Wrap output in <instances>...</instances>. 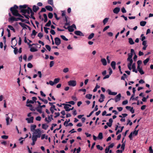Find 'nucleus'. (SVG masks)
<instances>
[{"label": "nucleus", "mask_w": 153, "mask_h": 153, "mask_svg": "<svg viewBox=\"0 0 153 153\" xmlns=\"http://www.w3.org/2000/svg\"><path fill=\"white\" fill-rule=\"evenodd\" d=\"M60 79L59 78H55L54 80V82L55 84H56L59 82Z\"/></svg>", "instance_id": "393cba45"}, {"label": "nucleus", "mask_w": 153, "mask_h": 153, "mask_svg": "<svg viewBox=\"0 0 153 153\" xmlns=\"http://www.w3.org/2000/svg\"><path fill=\"white\" fill-rule=\"evenodd\" d=\"M38 36L40 39L43 37V35L42 33H38Z\"/></svg>", "instance_id": "0e129e2a"}, {"label": "nucleus", "mask_w": 153, "mask_h": 153, "mask_svg": "<svg viewBox=\"0 0 153 153\" xmlns=\"http://www.w3.org/2000/svg\"><path fill=\"white\" fill-rule=\"evenodd\" d=\"M92 95L90 94H87L86 96V97L88 99L90 100L91 99Z\"/></svg>", "instance_id": "4c0bfd02"}, {"label": "nucleus", "mask_w": 153, "mask_h": 153, "mask_svg": "<svg viewBox=\"0 0 153 153\" xmlns=\"http://www.w3.org/2000/svg\"><path fill=\"white\" fill-rule=\"evenodd\" d=\"M31 139L32 140V143H31V145L32 146H33L35 145V142L37 140V139L32 137Z\"/></svg>", "instance_id": "5701e85b"}, {"label": "nucleus", "mask_w": 153, "mask_h": 153, "mask_svg": "<svg viewBox=\"0 0 153 153\" xmlns=\"http://www.w3.org/2000/svg\"><path fill=\"white\" fill-rule=\"evenodd\" d=\"M48 4L51 5L53 7H54L53 0H48Z\"/></svg>", "instance_id": "2f4dec72"}, {"label": "nucleus", "mask_w": 153, "mask_h": 153, "mask_svg": "<svg viewBox=\"0 0 153 153\" xmlns=\"http://www.w3.org/2000/svg\"><path fill=\"white\" fill-rule=\"evenodd\" d=\"M33 117H31L30 118H27L26 119V120H27V123H32L33 122Z\"/></svg>", "instance_id": "0eeeda50"}, {"label": "nucleus", "mask_w": 153, "mask_h": 153, "mask_svg": "<svg viewBox=\"0 0 153 153\" xmlns=\"http://www.w3.org/2000/svg\"><path fill=\"white\" fill-rule=\"evenodd\" d=\"M27 7V5H20L19 6V8L20 9H25Z\"/></svg>", "instance_id": "e433bc0d"}, {"label": "nucleus", "mask_w": 153, "mask_h": 153, "mask_svg": "<svg viewBox=\"0 0 153 153\" xmlns=\"http://www.w3.org/2000/svg\"><path fill=\"white\" fill-rule=\"evenodd\" d=\"M43 133V131L41 130L39 128L36 129L33 132L32 137L37 139L38 138L41 137V134Z\"/></svg>", "instance_id": "f03ea898"}, {"label": "nucleus", "mask_w": 153, "mask_h": 153, "mask_svg": "<svg viewBox=\"0 0 153 153\" xmlns=\"http://www.w3.org/2000/svg\"><path fill=\"white\" fill-rule=\"evenodd\" d=\"M115 65L116 62L114 61H112L111 63V66L114 70H115L116 68Z\"/></svg>", "instance_id": "dca6fc26"}, {"label": "nucleus", "mask_w": 153, "mask_h": 153, "mask_svg": "<svg viewBox=\"0 0 153 153\" xmlns=\"http://www.w3.org/2000/svg\"><path fill=\"white\" fill-rule=\"evenodd\" d=\"M133 55V54L132 53H129L128 54V59H132V58Z\"/></svg>", "instance_id": "603ef678"}, {"label": "nucleus", "mask_w": 153, "mask_h": 153, "mask_svg": "<svg viewBox=\"0 0 153 153\" xmlns=\"http://www.w3.org/2000/svg\"><path fill=\"white\" fill-rule=\"evenodd\" d=\"M67 28L69 31L70 32H72L74 31V29L71 26H68Z\"/></svg>", "instance_id": "c85d7f7f"}, {"label": "nucleus", "mask_w": 153, "mask_h": 153, "mask_svg": "<svg viewBox=\"0 0 153 153\" xmlns=\"http://www.w3.org/2000/svg\"><path fill=\"white\" fill-rule=\"evenodd\" d=\"M149 60V58H147L145 60L143 61V63L144 65H146V64L148 62Z\"/></svg>", "instance_id": "c9c22d12"}, {"label": "nucleus", "mask_w": 153, "mask_h": 153, "mask_svg": "<svg viewBox=\"0 0 153 153\" xmlns=\"http://www.w3.org/2000/svg\"><path fill=\"white\" fill-rule=\"evenodd\" d=\"M55 44L57 45H59L61 44L60 39L58 37H56L55 39Z\"/></svg>", "instance_id": "39448f33"}, {"label": "nucleus", "mask_w": 153, "mask_h": 153, "mask_svg": "<svg viewBox=\"0 0 153 153\" xmlns=\"http://www.w3.org/2000/svg\"><path fill=\"white\" fill-rule=\"evenodd\" d=\"M75 34L79 36H84V34L80 31L76 30L74 32Z\"/></svg>", "instance_id": "423d86ee"}, {"label": "nucleus", "mask_w": 153, "mask_h": 153, "mask_svg": "<svg viewBox=\"0 0 153 153\" xmlns=\"http://www.w3.org/2000/svg\"><path fill=\"white\" fill-rule=\"evenodd\" d=\"M27 67L29 68H31L33 67V65L30 63H29L27 65Z\"/></svg>", "instance_id": "5fc2aeb1"}, {"label": "nucleus", "mask_w": 153, "mask_h": 153, "mask_svg": "<svg viewBox=\"0 0 153 153\" xmlns=\"http://www.w3.org/2000/svg\"><path fill=\"white\" fill-rule=\"evenodd\" d=\"M114 146V143H112L110 145H109L108 146V148L110 149V148H112Z\"/></svg>", "instance_id": "bf43d9fd"}, {"label": "nucleus", "mask_w": 153, "mask_h": 153, "mask_svg": "<svg viewBox=\"0 0 153 153\" xmlns=\"http://www.w3.org/2000/svg\"><path fill=\"white\" fill-rule=\"evenodd\" d=\"M18 8V6L16 5H15L13 7H12L10 8V10L13 15L16 16L23 17L19 13L17 10Z\"/></svg>", "instance_id": "f257e3e1"}, {"label": "nucleus", "mask_w": 153, "mask_h": 153, "mask_svg": "<svg viewBox=\"0 0 153 153\" xmlns=\"http://www.w3.org/2000/svg\"><path fill=\"white\" fill-rule=\"evenodd\" d=\"M54 114L55 115V116L54 117L55 118H56L60 115V113L59 112H55Z\"/></svg>", "instance_id": "3c124183"}, {"label": "nucleus", "mask_w": 153, "mask_h": 153, "mask_svg": "<svg viewBox=\"0 0 153 153\" xmlns=\"http://www.w3.org/2000/svg\"><path fill=\"white\" fill-rule=\"evenodd\" d=\"M14 49V52L15 54H16L18 53V49L17 48L15 47V48H13V46H11Z\"/></svg>", "instance_id": "473e14b6"}, {"label": "nucleus", "mask_w": 153, "mask_h": 153, "mask_svg": "<svg viewBox=\"0 0 153 153\" xmlns=\"http://www.w3.org/2000/svg\"><path fill=\"white\" fill-rule=\"evenodd\" d=\"M149 153H153V150L151 146H150L149 147Z\"/></svg>", "instance_id": "338daca9"}, {"label": "nucleus", "mask_w": 153, "mask_h": 153, "mask_svg": "<svg viewBox=\"0 0 153 153\" xmlns=\"http://www.w3.org/2000/svg\"><path fill=\"white\" fill-rule=\"evenodd\" d=\"M53 16L52 13H48V18L50 19H52Z\"/></svg>", "instance_id": "49530a36"}, {"label": "nucleus", "mask_w": 153, "mask_h": 153, "mask_svg": "<svg viewBox=\"0 0 153 153\" xmlns=\"http://www.w3.org/2000/svg\"><path fill=\"white\" fill-rule=\"evenodd\" d=\"M138 131L139 130H135L133 132H132L133 134H134L135 136H136L138 134Z\"/></svg>", "instance_id": "de8ad7c7"}, {"label": "nucleus", "mask_w": 153, "mask_h": 153, "mask_svg": "<svg viewBox=\"0 0 153 153\" xmlns=\"http://www.w3.org/2000/svg\"><path fill=\"white\" fill-rule=\"evenodd\" d=\"M49 84L51 86H53L54 84H55L54 82L52 81H50L48 82V84Z\"/></svg>", "instance_id": "864d4df0"}, {"label": "nucleus", "mask_w": 153, "mask_h": 153, "mask_svg": "<svg viewBox=\"0 0 153 153\" xmlns=\"http://www.w3.org/2000/svg\"><path fill=\"white\" fill-rule=\"evenodd\" d=\"M50 33L51 34H52L53 35H54L55 34V31L53 29H51V30Z\"/></svg>", "instance_id": "13d9d810"}, {"label": "nucleus", "mask_w": 153, "mask_h": 153, "mask_svg": "<svg viewBox=\"0 0 153 153\" xmlns=\"http://www.w3.org/2000/svg\"><path fill=\"white\" fill-rule=\"evenodd\" d=\"M19 25L22 27L23 28H27L26 27H28V28H30V27L28 26L27 25L25 24L24 23L20 22L19 23Z\"/></svg>", "instance_id": "f8f14e48"}, {"label": "nucleus", "mask_w": 153, "mask_h": 153, "mask_svg": "<svg viewBox=\"0 0 153 153\" xmlns=\"http://www.w3.org/2000/svg\"><path fill=\"white\" fill-rule=\"evenodd\" d=\"M120 8L118 7H115L113 10L114 13L115 14H117L120 11Z\"/></svg>", "instance_id": "9d476101"}, {"label": "nucleus", "mask_w": 153, "mask_h": 153, "mask_svg": "<svg viewBox=\"0 0 153 153\" xmlns=\"http://www.w3.org/2000/svg\"><path fill=\"white\" fill-rule=\"evenodd\" d=\"M9 21H18L17 19H16L15 18L13 17V16H11L9 19Z\"/></svg>", "instance_id": "b1692460"}, {"label": "nucleus", "mask_w": 153, "mask_h": 153, "mask_svg": "<svg viewBox=\"0 0 153 153\" xmlns=\"http://www.w3.org/2000/svg\"><path fill=\"white\" fill-rule=\"evenodd\" d=\"M41 136V139L43 140L45 138L46 139H48V137L47 136H45V134H42V135Z\"/></svg>", "instance_id": "37998d69"}, {"label": "nucleus", "mask_w": 153, "mask_h": 153, "mask_svg": "<svg viewBox=\"0 0 153 153\" xmlns=\"http://www.w3.org/2000/svg\"><path fill=\"white\" fill-rule=\"evenodd\" d=\"M34 103V101H33L32 100H29V99H28L27 100L26 103L27 104L30 103V104H33Z\"/></svg>", "instance_id": "a19ab883"}, {"label": "nucleus", "mask_w": 153, "mask_h": 153, "mask_svg": "<svg viewBox=\"0 0 153 153\" xmlns=\"http://www.w3.org/2000/svg\"><path fill=\"white\" fill-rule=\"evenodd\" d=\"M125 143H126V141H125L124 143H122L121 146V149L124 151L125 149Z\"/></svg>", "instance_id": "58836bf2"}, {"label": "nucleus", "mask_w": 153, "mask_h": 153, "mask_svg": "<svg viewBox=\"0 0 153 153\" xmlns=\"http://www.w3.org/2000/svg\"><path fill=\"white\" fill-rule=\"evenodd\" d=\"M126 108L127 110H129L130 111L132 114L134 113V110L133 109V108L132 107H131L130 106H127L126 107Z\"/></svg>", "instance_id": "6e6552de"}, {"label": "nucleus", "mask_w": 153, "mask_h": 153, "mask_svg": "<svg viewBox=\"0 0 153 153\" xmlns=\"http://www.w3.org/2000/svg\"><path fill=\"white\" fill-rule=\"evenodd\" d=\"M29 47L30 48V51L31 52H34L37 51V50L35 48L32 47V46H30Z\"/></svg>", "instance_id": "a878e982"}, {"label": "nucleus", "mask_w": 153, "mask_h": 153, "mask_svg": "<svg viewBox=\"0 0 153 153\" xmlns=\"http://www.w3.org/2000/svg\"><path fill=\"white\" fill-rule=\"evenodd\" d=\"M107 91L108 92V94L110 95H115L117 94V92H112L109 89Z\"/></svg>", "instance_id": "ddd939ff"}, {"label": "nucleus", "mask_w": 153, "mask_h": 153, "mask_svg": "<svg viewBox=\"0 0 153 153\" xmlns=\"http://www.w3.org/2000/svg\"><path fill=\"white\" fill-rule=\"evenodd\" d=\"M128 39L129 43L130 45H133L134 43V41L132 38H128Z\"/></svg>", "instance_id": "a211bd4d"}, {"label": "nucleus", "mask_w": 153, "mask_h": 153, "mask_svg": "<svg viewBox=\"0 0 153 153\" xmlns=\"http://www.w3.org/2000/svg\"><path fill=\"white\" fill-rule=\"evenodd\" d=\"M64 108L65 109V110L67 111H69L70 110H69L70 108H69L68 107H67L66 106H64Z\"/></svg>", "instance_id": "052dcab7"}, {"label": "nucleus", "mask_w": 153, "mask_h": 153, "mask_svg": "<svg viewBox=\"0 0 153 153\" xmlns=\"http://www.w3.org/2000/svg\"><path fill=\"white\" fill-rule=\"evenodd\" d=\"M121 97V94H119L117 95L115 97L114 99V100L115 102H117L120 100V98Z\"/></svg>", "instance_id": "20e7f679"}, {"label": "nucleus", "mask_w": 153, "mask_h": 153, "mask_svg": "<svg viewBox=\"0 0 153 153\" xmlns=\"http://www.w3.org/2000/svg\"><path fill=\"white\" fill-rule=\"evenodd\" d=\"M8 137V136L4 135H2L1 136V138L2 139H7Z\"/></svg>", "instance_id": "8fccbe9b"}, {"label": "nucleus", "mask_w": 153, "mask_h": 153, "mask_svg": "<svg viewBox=\"0 0 153 153\" xmlns=\"http://www.w3.org/2000/svg\"><path fill=\"white\" fill-rule=\"evenodd\" d=\"M38 97L40 100H41L42 102H44L45 103L47 104L48 103V101H47V100H46L42 99V98H41L40 97Z\"/></svg>", "instance_id": "cd10ccee"}, {"label": "nucleus", "mask_w": 153, "mask_h": 153, "mask_svg": "<svg viewBox=\"0 0 153 153\" xmlns=\"http://www.w3.org/2000/svg\"><path fill=\"white\" fill-rule=\"evenodd\" d=\"M97 148L100 150H102L103 149V147L99 145H97L96 146Z\"/></svg>", "instance_id": "a18cd8bd"}, {"label": "nucleus", "mask_w": 153, "mask_h": 153, "mask_svg": "<svg viewBox=\"0 0 153 153\" xmlns=\"http://www.w3.org/2000/svg\"><path fill=\"white\" fill-rule=\"evenodd\" d=\"M36 109L37 111L39 112L40 113H41L42 112V108L39 105L38 107L36 108Z\"/></svg>", "instance_id": "412c9836"}, {"label": "nucleus", "mask_w": 153, "mask_h": 153, "mask_svg": "<svg viewBox=\"0 0 153 153\" xmlns=\"http://www.w3.org/2000/svg\"><path fill=\"white\" fill-rule=\"evenodd\" d=\"M6 115L7 116L6 117V124L7 125H9L10 124V123L9 122V119H10L9 117L8 116H7L8 115L6 114Z\"/></svg>", "instance_id": "6ab92c4d"}, {"label": "nucleus", "mask_w": 153, "mask_h": 153, "mask_svg": "<svg viewBox=\"0 0 153 153\" xmlns=\"http://www.w3.org/2000/svg\"><path fill=\"white\" fill-rule=\"evenodd\" d=\"M105 98V96L102 94H101L100 95V98L99 100V101L100 102H102L104 101V99Z\"/></svg>", "instance_id": "1a4fd4ad"}, {"label": "nucleus", "mask_w": 153, "mask_h": 153, "mask_svg": "<svg viewBox=\"0 0 153 153\" xmlns=\"http://www.w3.org/2000/svg\"><path fill=\"white\" fill-rule=\"evenodd\" d=\"M43 16L45 19L44 20V22H47V21L48 20L47 15L46 14H43Z\"/></svg>", "instance_id": "ea45409f"}, {"label": "nucleus", "mask_w": 153, "mask_h": 153, "mask_svg": "<svg viewBox=\"0 0 153 153\" xmlns=\"http://www.w3.org/2000/svg\"><path fill=\"white\" fill-rule=\"evenodd\" d=\"M33 56L32 55L30 56L27 59V61H30L33 58Z\"/></svg>", "instance_id": "69168bd1"}, {"label": "nucleus", "mask_w": 153, "mask_h": 153, "mask_svg": "<svg viewBox=\"0 0 153 153\" xmlns=\"http://www.w3.org/2000/svg\"><path fill=\"white\" fill-rule=\"evenodd\" d=\"M26 13L29 14L30 13L32 12L31 9L29 7H28L27 9H25Z\"/></svg>", "instance_id": "2eb2a0df"}, {"label": "nucleus", "mask_w": 153, "mask_h": 153, "mask_svg": "<svg viewBox=\"0 0 153 153\" xmlns=\"http://www.w3.org/2000/svg\"><path fill=\"white\" fill-rule=\"evenodd\" d=\"M109 18H106L103 20V23L104 25H105L108 22Z\"/></svg>", "instance_id": "bb28decb"}, {"label": "nucleus", "mask_w": 153, "mask_h": 153, "mask_svg": "<svg viewBox=\"0 0 153 153\" xmlns=\"http://www.w3.org/2000/svg\"><path fill=\"white\" fill-rule=\"evenodd\" d=\"M101 61L102 62V65H104L105 66L106 65H107V62L105 58H102L101 59Z\"/></svg>", "instance_id": "4468645a"}, {"label": "nucleus", "mask_w": 153, "mask_h": 153, "mask_svg": "<svg viewBox=\"0 0 153 153\" xmlns=\"http://www.w3.org/2000/svg\"><path fill=\"white\" fill-rule=\"evenodd\" d=\"M21 12L23 13V15H24V14H25L26 13V10L25 9H22L21 10Z\"/></svg>", "instance_id": "e2e57ef3"}, {"label": "nucleus", "mask_w": 153, "mask_h": 153, "mask_svg": "<svg viewBox=\"0 0 153 153\" xmlns=\"http://www.w3.org/2000/svg\"><path fill=\"white\" fill-rule=\"evenodd\" d=\"M146 22L144 21H142L140 22V25L142 26H145L146 25Z\"/></svg>", "instance_id": "c756f323"}, {"label": "nucleus", "mask_w": 153, "mask_h": 153, "mask_svg": "<svg viewBox=\"0 0 153 153\" xmlns=\"http://www.w3.org/2000/svg\"><path fill=\"white\" fill-rule=\"evenodd\" d=\"M36 125H32L30 126V131H31L33 132L34 131H35V130L36 129L35 128H36Z\"/></svg>", "instance_id": "9b49d317"}, {"label": "nucleus", "mask_w": 153, "mask_h": 153, "mask_svg": "<svg viewBox=\"0 0 153 153\" xmlns=\"http://www.w3.org/2000/svg\"><path fill=\"white\" fill-rule=\"evenodd\" d=\"M28 39H26V37H25L24 42H25V43H27V44H28V45L29 46V47H30V46H32V45H35V44H32V45H31V44H29V43H28V42H27Z\"/></svg>", "instance_id": "aec40b11"}, {"label": "nucleus", "mask_w": 153, "mask_h": 153, "mask_svg": "<svg viewBox=\"0 0 153 153\" xmlns=\"http://www.w3.org/2000/svg\"><path fill=\"white\" fill-rule=\"evenodd\" d=\"M69 71L68 68H65L63 70V72L64 73H66L68 72Z\"/></svg>", "instance_id": "774afa93"}, {"label": "nucleus", "mask_w": 153, "mask_h": 153, "mask_svg": "<svg viewBox=\"0 0 153 153\" xmlns=\"http://www.w3.org/2000/svg\"><path fill=\"white\" fill-rule=\"evenodd\" d=\"M8 27L11 30H13L14 32H15V30L14 27L10 25H9L8 26Z\"/></svg>", "instance_id": "79ce46f5"}, {"label": "nucleus", "mask_w": 153, "mask_h": 153, "mask_svg": "<svg viewBox=\"0 0 153 153\" xmlns=\"http://www.w3.org/2000/svg\"><path fill=\"white\" fill-rule=\"evenodd\" d=\"M121 11L123 13H125L126 12V11L124 7H123L121 9Z\"/></svg>", "instance_id": "4d7b16f0"}, {"label": "nucleus", "mask_w": 153, "mask_h": 153, "mask_svg": "<svg viewBox=\"0 0 153 153\" xmlns=\"http://www.w3.org/2000/svg\"><path fill=\"white\" fill-rule=\"evenodd\" d=\"M36 33L37 32H36L35 30H33L32 31V33L31 34V36L33 38L36 35Z\"/></svg>", "instance_id": "72a5a7b5"}, {"label": "nucleus", "mask_w": 153, "mask_h": 153, "mask_svg": "<svg viewBox=\"0 0 153 153\" xmlns=\"http://www.w3.org/2000/svg\"><path fill=\"white\" fill-rule=\"evenodd\" d=\"M39 7L38 6H37L35 5H34L33 6V10L35 12H36V11L39 10Z\"/></svg>", "instance_id": "f3484780"}, {"label": "nucleus", "mask_w": 153, "mask_h": 153, "mask_svg": "<svg viewBox=\"0 0 153 153\" xmlns=\"http://www.w3.org/2000/svg\"><path fill=\"white\" fill-rule=\"evenodd\" d=\"M54 16L55 17L57 20H59L60 19V18L57 17V15L56 13H54Z\"/></svg>", "instance_id": "6e6d98bb"}, {"label": "nucleus", "mask_w": 153, "mask_h": 153, "mask_svg": "<svg viewBox=\"0 0 153 153\" xmlns=\"http://www.w3.org/2000/svg\"><path fill=\"white\" fill-rule=\"evenodd\" d=\"M54 61H51L50 62V67H52L54 65Z\"/></svg>", "instance_id": "09e8293b"}, {"label": "nucleus", "mask_w": 153, "mask_h": 153, "mask_svg": "<svg viewBox=\"0 0 153 153\" xmlns=\"http://www.w3.org/2000/svg\"><path fill=\"white\" fill-rule=\"evenodd\" d=\"M98 139L101 140L103 138L102 133V132L99 133L97 137Z\"/></svg>", "instance_id": "4be33fe9"}, {"label": "nucleus", "mask_w": 153, "mask_h": 153, "mask_svg": "<svg viewBox=\"0 0 153 153\" xmlns=\"http://www.w3.org/2000/svg\"><path fill=\"white\" fill-rule=\"evenodd\" d=\"M60 37L64 40L66 41H68V39L66 38L65 37L64 35H61Z\"/></svg>", "instance_id": "c03bdc74"}, {"label": "nucleus", "mask_w": 153, "mask_h": 153, "mask_svg": "<svg viewBox=\"0 0 153 153\" xmlns=\"http://www.w3.org/2000/svg\"><path fill=\"white\" fill-rule=\"evenodd\" d=\"M94 34L93 33H91L88 36V38L89 39H92L94 36Z\"/></svg>", "instance_id": "7c9ffc66"}, {"label": "nucleus", "mask_w": 153, "mask_h": 153, "mask_svg": "<svg viewBox=\"0 0 153 153\" xmlns=\"http://www.w3.org/2000/svg\"><path fill=\"white\" fill-rule=\"evenodd\" d=\"M109 26H107L105 27L103 29V31L104 32L105 31H106L107 29L109 28Z\"/></svg>", "instance_id": "680f3d73"}, {"label": "nucleus", "mask_w": 153, "mask_h": 153, "mask_svg": "<svg viewBox=\"0 0 153 153\" xmlns=\"http://www.w3.org/2000/svg\"><path fill=\"white\" fill-rule=\"evenodd\" d=\"M42 128L46 130L48 128V126L46 124H43L42 125Z\"/></svg>", "instance_id": "f704fd0d"}, {"label": "nucleus", "mask_w": 153, "mask_h": 153, "mask_svg": "<svg viewBox=\"0 0 153 153\" xmlns=\"http://www.w3.org/2000/svg\"><path fill=\"white\" fill-rule=\"evenodd\" d=\"M69 85L71 86H75L76 85V82L75 80H71L68 82Z\"/></svg>", "instance_id": "7ed1b4c3"}]
</instances>
